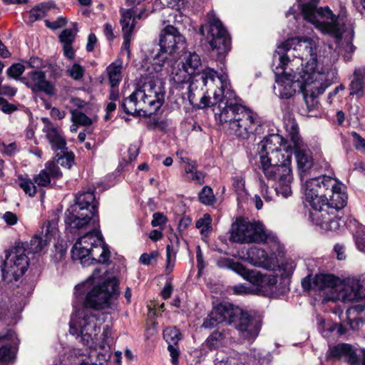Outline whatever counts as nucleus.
<instances>
[{
	"label": "nucleus",
	"instance_id": "obj_1",
	"mask_svg": "<svg viewBox=\"0 0 365 365\" xmlns=\"http://www.w3.org/2000/svg\"><path fill=\"white\" fill-rule=\"evenodd\" d=\"M220 81L221 89L214 93L213 101L207 96H202L200 108L213 107L215 120L225 125V128L230 135L248 139L259 133L262 125L257 115L239 103V99L225 75L220 77Z\"/></svg>",
	"mask_w": 365,
	"mask_h": 365
},
{
	"label": "nucleus",
	"instance_id": "obj_2",
	"mask_svg": "<svg viewBox=\"0 0 365 365\" xmlns=\"http://www.w3.org/2000/svg\"><path fill=\"white\" fill-rule=\"evenodd\" d=\"M279 65L275 68L283 70V73L275 71L276 83L274 90L281 98H289L297 91H302L304 101V106H302L303 115H309L318 106V97L331 84V82L323 73L307 72V70H300L294 74L285 71L289 63L293 66L289 56L282 54L279 56Z\"/></svg>",
	"mask_w": 365,
	"mask_h": 365
},
{
	"label": "nucleus",
	"instance_id": "obj_3",
	"mask_svg": "<svg viewBox=\"0 0 365 365\" xmlns=\"http://www.w3.org/2000/svg\"><path fill=\"white\" fill-rule=\"evenodd\" d=\"M319 0H304L302 4L304 19L311 23L324 35L329 36L336 43L343 37L350 39L354 34L352 25L343 12L334 14L329 6L318 7Z\"/></svg>",
	"mask_w": 365,
	"mask_h": 365
},
{
	"label": "nucleus",
	"instance_id": "obj_4",
	"mask_svg": "<svg viewBox=\"0 0 365 365\" xmlns=\"http://www.w3.org/2000/svg\"><path fill=\"white\" fill-rule=\"evenodd\" d=\"M71 257L73 260L80 261L86 267L93 262L103 264L108 262L110 251L101 232L93 230L76 242L71 250Z\"/></svg>",
	"mask_w": 365,
	"mask_h": 365
},
{
	"label": "nucleus",
	"instance_id": "obj_5",
	"mask_svg": "<svg viewBox=\"0 0 365 365\" xmlns=\"http://www.w3.org/2000/svg\"><path fill=\"white\" fill-rule=\"evenodd\" d=\"M277 48L279 54L282 50L288 53L292 48L294 51H303L302 55L297 59L299 62L302 61L304 58H307L309 56V60L301 68L302 70H307L308 73H324V76L327 78L330 73H331L333 76L336 74V69L332 68V64L336 58V55L333 56V61H330V63L327 62V65L319 69L317 55V43L309 37L302 36L289 38L282 43Z\"/></svg>",
	"mask_w": 365,
	"mask_h": 365
},
{
	"label": "nucleus",
	"instance_id": "obj_6",
	"mask_svg": "<svg viewBox=\"0 0 365 365\" xmlns=\"http://www.w3.org/2000/svg\"><path fill=\"white\" fill-rule=\"evenodd\" d=\"M101 322L96 314L90 310L81 309L72 315L70 322V333L81 334L83 344L90 349H105L104 341L98 339Z\"/></svg>",
	"mask_w": 365,
	"mask_h": 365
},
{
	"label": "nucleus",
	"instance_id": "obj_7",
	"mask_svg": "<svg viewBox=\"0 0 365 365\" xmlns=\"http://www.w3.org/2000/svg\"><path fill=\"white\" fill-rule=\"evenodd\" d=\"M160 51L152 56V66L155 72H159L167 61V55L177 58L186 47L185 38L173 26H165L159 36Z\"/></svg>",
	"mask_w": 365,
	"mask_h": 365
},
{
	"label": "nucleus",
	"instance_id": "obj_8",
	"mask_svg": "<svg viewBox=\"0 0 365 365\" xmlns=\"http://www.w3.org/2000/svg\"><path fill=\"white\" fill-rule=\"evenodd\" d=\"M200 32L206 36L212 49L216 50L217 58L222 60L230 48L231 40L221 21L210 13L207 25H202Z\"/></svg>",
	"mask_w": 365,
	"mask_h": 365
},
{
	"label": "nucleus",
	"instance_id": "obj_9",
	"mask_svg": "<svg viewBox=\"0 0 365 365\" xmlns=\"http://www.w3.org/2000/svg\"><path fill=\"white\" fill-rule=\"evenodd\" d=\"M29 259L24 244L5 251V259L1 264L2 279L7 282L19 280L29 267Z\"/></svg>",
	"mask_w": 365,
	"mask_h": 365
},
{
	"label": "nucleus",
	"instance_id": "obj_10",
	"mask_svg": "<svg viewBox=\"0 0 365 365\" xmlns=\"http://www.w3.org/2000/svg\"><path fill=\"white\" fill-rule=\"evenodd\" d=\"M269 239L264 225L259 222H250L237 218L230 230V240L239 243H266Z\"/></svg>",
	"mask_w": 365,
	"mask_h": 365
},
{
	"label": "nucleus",
	"instance_id": "obj_11",
	"mask_svg": "<svg viewBox=\"0 0 365 365\" xmlns=\"http://www.w3.org/2000/svg\"><path fill=\"white\" fill-rule=\"evenodd\" d=\"M217 264L220 268H227L232 270L257 287L262 290L266 287H272L277 283V277L272 274H263L256 269H248L242 264L235 262L229 258H220Z\"/></svg>",
	"mask_w": 365,
	"mask_h": 365
},
{
	"label": "nucleus",
	"instance_id": "obj_12",
	"mask_svg": "<svg viewBox=\"0 0 365 365\" xmlns=\"http://www.w3.org/2000/svg\"><path fill=\"white\" fill-rule=\"evenodd\" d=\"M230 324L237 329L242 341L252 343L259 333L262 322L258 317L251 316L238 307L232 305Z\"/></svg>",
	"mask_w": 365,
	"mask_h": 365
},
{
	"label": "nucleus",
	"instance_id": "obj_13",
	"mask_svg": "<svg viewBox=\"0 0 365 365\" xmlns=\"http://www.w3.org/2000/svg\"><path fill=\"white\" fill-rule=\"evenodd\" d=\"M118 295V283L112 279L94 287L86 295L82 309L101 310L110 307V301Z\"/></svg>",
	"mask_w": 365,
	"mask_h": 365
},
{
	"label": "nucleus",
	"instance_id": "obj_14",
	"mask_svg": "<svg viewBox=\"0 0 365 365\" xmlns=\"http://www.w3.org/2000/svg\"><path fill=\"white\" fill-rule=\"evenodd\" d=\"M271 167H261V169L268 180L278 182L274 191L277 195L287 197L292 195L290 184L292 181V167H289V159L284 160L281 167H277L278 160L273 158Z\"/></svg>",
	"mask_w": 365,
	"mask_h": 365
},
{
	"label": "nucleus",
	"instance_id": "obj_15",
	"mask_svg": "<svg viewBox=\"0 0 365 365\" xmlns=\"http://www.w3.org/2000/svg\"><path fill=\"white\" fill-rule=\"evenodd\" d=\"M334 183V179L327 175L307 180L303 186L306 202L310 206L326 202L327 187Z\"/></svg>",
	"mask_w": 365,
	"mask_h": 365
},
{
	"label": "nucleus",
	"instance_id": "obj_16",
	"mask_svg": "<svg viewBox=\"0 0 365 365\" xmlns=\"http://www.w3.org/2000/svg\"><path fill=\"white\" fill-rule=\"evenodd\" d=\"M287 130L289 131L292 141L296 145L294 151L295 158L297 163L298 170L300 173L301 178L306 174L313 166V158L312 153L307 146L299 145V138L298 136V125L295 122H292L290 125H287Z\"/></svg>",
	"mask_w": 365,
	"mask_h": 365
},
{
	"label": "nucleus",
	"instance_id": "obj_17",
	"mask_svg": "<svg viewBox=\"0 0 365 365\" xmlns=\"http://www.w3.org/2000/svg\"><path fill=\"white\" fill-rule=\"evenodd\" d=\"M138 88L142 93H145L146 103L151 106L153 111L158 110L162 106L165 91L159 79H155L154 77L147 78Z\"/></svg>",
	"mask_w": 365,
	"mask_h": 365
},
{
	"label": "nucleus",
	"instance_id": "obj_18",
	"mask_svg": "<svg viewBox=\"0 0 365 365\" xmlns=\"http://www.w3.org/2000/svg\"><path fill=\"white\" fill-rule=\"evenodd\" d=\"M20 81L33 92H43L50 96L56 94L54 85L46 80V73L42 71L35 70L29 72L21 78Z\"/></svg>",
	"mask_w": 365,
	"mask_h": 365
},
{
	"label": "nucleus",
	"instance_id": "obj_19",
	"mask_svg": "<svg viewBox=\"0 0 365 365\" xmlns=\"http://www.w3.org/2000/svg\"><path fill=\"white\" fill-rule=\"evenodd\" d=\"M121 107L125 113L133 115H145L153 111L151 106L146 103L145 93H142L137 88L128 98L123 100Z\"/></svg>",
	"mask_w": 365,
	"mask_h": 365
},
{
	"label": "nucleus",
	"instance_id": "obj_20",
	"mask_svg": "<svg viewBox=\"0 0 365 365\" xmlns=\"http://www.w3.org/2000/svg\"><path fill=\"white\" fill-rule=\"evenodd\" d=\"M19 340L11 329L0 331V362L12 363L16 358V353Z\"/></svg>",
	"mask_w": 365,
	"mask_h": 365
},
{
	"label": "nucleus",
	"instance_id": "obj_21",
	"mask_svg": "<svg viewBox=\"0 0 365 365\" xmlns=\"http://www.w3.org/2000/svg\"><path fill=\"white\" fill-rule=\"evenodd\" d=\"M95 217L88 210L72 205L66 212L65 222L71 229L80 230L86 227L92 220L95 222Z\"/></svg>",
	"mask_w": 365,
	"mask_h": 365
},
{
	"label": "nucleus",
	"instance_id": "obj_22",
	"mask_svg": "<svg viewBox=\"0 0 365 365\" xmlns=\"http://www.w3.org/2000/svg\"><path fill=\"white\" fill-rule=\"evenodd\" d=\"M41 121L43 123L42 131L52 150L54 151L64 150L66 142L62 136L58 125L53 124L48 118H42Z\"/></svg>",
	"mask_w": 365,
	"mask_h": 365
},
{
	"label": "nucleus",
	"instance_id": "obj_23",
	"mask_svg": "<svg viewBox=\"0 0 365 365\" xmlns=\"http://www.w3.org/2000/svg\"><path fill=\"white\" fill-rule=\"evenodd\" d=\"M232 307L231 304H220L212 310L209 317L205 319L202 327L205 329H211L217 324L225 322L230 324Z\"/></svg>",
	"mask_w": 365,
	"mask_h": 365
},
{
	"label": "nucleus",
	"instance_id": "obj_24",
	"mask_svg": "<svg viewBox=\"0 0 365 365\" xmlns=\"http://www.w3.org/2000/svg\"><path fill=\"white\" fill-rule=\"evenodd\" d=\"M334 185L329 186L327 191L326 205L334 212H339L346 204L347 196L342 191V184L334 179Z\"/></svg>",
	"mask_w": 365,
	"mask_h": 365
},
{
	"label": "nucleus",
	"instance_id": "obj_25",
	"mask_svg": "<svg viewBox=\"0 0 365 365\" xmlns=\"http://www.w3.org/2000/svg\"><path fill=\"white\" fill-rule=\"evenodd\" d=\"M284 144V138L280 135L272 134L264 138L258 144L259 161L262 160V157H264L266 158L274 153L283 151L284 150H282L281 147Z\"/></svg>",
	"mask_w": 365,
	"mask_h": 365
},
{
	"label": "nucleus",
	"instance_id": "obj_26",
	"mask_svg": "<svg viewBox=\"0 0 365 365\" xmlns=\"http://www.w3.org/2000/svg\"><path fill=\"white\" fill-rule=\"evenodd\" d=\"M163 338L168 343V350L170 352L173 365H178L180 354L178 342L181 339V333L175 327H168L163 331Z\"/></svg>",
	"mask_w": 365,
	"mask_h": 365
},
{
	"label": "nucleus",
	"instance_id": "obj_27",
	"mask_svg": "<svg viewBox=\"0 0 365 365\" xmlns=\"http://www.w3.org/2000/svg\"><path fill=\"white\" fill-rule=\"evenodd\" d=\"M247 259L252 264L266 269H270L276 263L275 255H269L264 250L256 247L248 250Z\"/></svg>",
	"mask_w": 365,
	"mask_h": 365
},
{
	"label": "nucleus",
	"instance_id": "obj_28",
	"mask_svg": "<svg viewBox=\"0 0 365 365\" xmlns=\"http://www.w3.org/2000/svg\"><path fill=\"white\" fill-rule=\"evenodd\" d=\"M346 357L348 362L351 365H358L361 364V359H359L353 349L352 346L348 344H340L329 349L328 351V358L340 359L342 357Z\"/></svg>",
	"mask_w": 365,
	"mask_h": 365
},
{
	"label": "nucleus",
	"instance_id": "obj_29",
	"mask_svg": "<svg viewBox=\"0 0 365 365\" xmlns=\"http://www.w3.org/2000/svg\"><path fill=\"white\" fill-rule=\"evenodd\" d=\"M73 206L81 207L84 210H88L95 215L98 212V202L93 190L82 191L77 194Z\"/></svg>",
	"mask_w": 365,
	"mask_h": 365
},
{
	"label": "nucleus",
	"instance_id": "obj_30",
	"mask_svg": "<svg viewBox=\"0 0 365 365\" xmlns=\"http://www.w3.org/2000/svg\"><path fill=\"white\" fill-rule=\"evenodd\" d=\"M309 217L311 220L322 229L331 215H334V210H331L326 202L320 203L317 206H311Z\"/></svg>",
	"mask_w": 365,
	"mask_h": 365
},
{
	"label": "nucleus",
	"instance_id": "obj_31",
	"mask_svg": "<svg viewBox=\"0 0 365 365\" xmlns=\"http://www.w3.org/2000/svg\"><path fill=\"white\" fill-rule=\"evenodd\" d=\"M130 12L128 11H122V18H120V23L122 27V32L123 36V43L122 45V50L125 51L128 56L130 53V45L131 36L133 32V24L130 23Z\"/></svg>",
	"mask_w": 365,
	"mask_h": 365
},
{
	"label": "nucleus",
	"instance_id": "obj_32",
	"mask_svg": "<svg viewBox=\"0 0 365 365\" xmlns=\"http://www.w3.org/2000/svg\"><path fill=\"white\" fill-rule=\"evenodd\" d=\"M354 279H347L343 282L340 281L336 290V299L343 302L357 301V295L355 291V286L352 284Z\"/></svg>",
	"mask_w": 365,
	"mask_h": 365
},
{
	"label": "nucleus",
	"instance_id": "obj_33",
	"mask_svg": "<svg viewBox=\"0 0 365 365\" xmlns=\"http://www.w3.org/2000/svg\"><path fill=\"white\" fill-rule=\"evenodd\" d=\"M224 75H225L227 76V81L230 83V81L228 79V76L226 73L217 75V71H215L212 68L207 67V68H205V69H203L202 71V72H200V73H197V75H195V78L196 82H198L199 81H200L202 83L203 86H208L210 85L213 84L215 78H217V82H218L217 86H220V87L218 88L217 90H215L213 92V94H214L216 91L217 92L220 89H221V83L220 81V77H221L222 76H224ZM203 96H206V95H204ZM207 97L208 98H210L212 101H213L214 96L212 98H210L209 96H207Z\"/></svg>",
	"mask_w": 365,
	"mask_h": 365
},
{
	"label": "nucleus",
	"instance_id": "obj_34",
	"mask_svg": "<svg viewBox=\"0 0 365 365\" xmlns=\"http://www.w3.org/2000/svg\"><path fill=\"white\" fill-rule=\"evenodd\" d=\"M339 283L340 279L332 274H319L313 279V287L319 290L331 288L336 292Z\"/></svg>",
	"mask_w": 365,
	"mask_h": 365
},
{
	"label": "nucleus",
	"instance_id": "obj_35",
	"mask_svg": "<svg viewBox=\"0 0 365 365\" xmlns=\"http://www.w3.org/2000/svg\"><path fill=\"white\" fill-rule=\"evenodd\" d=\"M365 69L364 67L355 68L353 79L349 85L350 96H356L358 98L364 96Z\"/></svg>",
	"mask_w": 365,
	"mask_h": 365
},
{
	"label": "nucleus",
	"instance_id": "obj_36",
	"mask_svg": "<svg viewBox=\"0 0 365 365\" xmlns=\"http://www.w3.org/2000/svg\"><path fill=\"white\" fill-rule=\"evenodd\" d=\"M123 61L116 59L106 68L107 75L111 87H117L122 80Z\"/></svg>",
	"mask_w": 365,
	"mask_h": 365
},
{
	"label": "nucleus",
	"instance_id": "obj_37",
	"mask_svg": "<svg viewBox=\"0 0 365 365\" xmlns=\"http://www.w3.org/2000/svg\"><path fill=\"white\" fill-rule=\"evenodd\" d=\"M58 168L55 165L51 166L47 164L45 169L41 170L40 173L33 178L34 182L38 186L46 187L51 183V177L57 178Z\"/></svg>",
	"mask_w": 365,
	"mask_h": 365
},
{
	"label": "nucleus",
	"instance_id": "obj_38",
	"mask_svg": "<svg viewBox=\"0 0 365 365\" xmlns=\"http://www.w3.org/2000/svg\"><path fill=\"white\" fill-rule=\"evenodd\" d=\"M275 158L278 160L277 167H281L282 164H284V160L285 161L286 159H289V167H292V155L291 153L287 150H283L279 153H274L272 155H269L268 158L262 157V160H260V165L261 167H271V165L272 164V160Z\"/></svg>",
	"mask_w": 365,
	"mask_h": 365
},
{
	"label": "nucleus",
	"instance_id": "obj_39",
	"mask_svg": "<svg viewBox=\"0 0 365 365\" xmlns=\"http://www.w3.org/2000/svg\"><path fill=\"white\" fill-rule=\"evenodd\" d=\"M226 342L225 334L222 331H213L206 339L204 346L209 350H215L223 346Z\"/></svg>",
	"mask_w": 365,
	"mask_h": 365
},
{
	"label": "nucleus",
	"instance_id": "obj_40",
	"mask_svg": "<svg viewBox=\"0 0 365 365\" xmlns=\"http://www.w3.org/2000/svg\"><path fill=\"white\" fill-rule=\"evenodd\" d=\"M201 65V59L195 52L185 53L182 68L187 70L189 74H193L195 70Z\"/></svg>",
	"mask_w": 365,
	"mask_h": 365
},
{
	"label": "nucleus",
	"instance_id": "obj_41",
	"mask_svg": "<svg viewBox=\"0 0 365 365\" xmlns=\"http://www.w3.org/2000/svg\"><path fill=\"white\" fill-rule=\"evenodd\" d=\"M47 245L46 240H43V237L41 235H35L31 238L30 243L27 245L26 254L40 252Z\"/></svg>",
	"mask_w": 365,
	"mask_h": 365
},
{
	"label": "nucleus",
	"instance_id": "obj_42",
	"mask_svg": "<svg viewBox=\"0 0 365 365\" xmlns=\"http://www.w3.org/2000/svg\"><path fill=\"white\" fill-rule=\"evenodd\" d=\"M339 212H334V215H331L328 221L323 225L322 230L324 231H336L341 227L345 225V221L338 215Z\"/></svg>",
	"mask_w": 365,
	"mask_h": 365
},
{
	"label": "nucleus",
	"instance_id": "obj_43",
	"mask_svg": "<svg viewBox=\"0 0 365 365\" xmlns=\"http://www.w3.org/2000/svg\"><path fill=\"white\" fill-rule=\"evenodd\" d=\"M58 223L55 221H48L42 227V232L38 235L43 237V240H46L48 245L51 238L58 234Z\"/></svg>",
	"mask_w": 365,
	"mask_h": 365
},
{
	"label": "nucleus",
	"instance_id": "obj_44",
	"mask_svg": "<svg viewBox=\"0 0 365 365\" xmlns=\"http://www.w3.org/2000/svg\"><path fill=\"white\" fill-rule=\"evenodd\" d=\"M198 199L202 204L205 205H213L215 201V197L213 191L209 186H205L198 194Z\"/></svg>",
	"mask_w": 365,
	"mask_h": 365
},
{
	"label": "nucleus",
	"instance_id": "obj_45",
	"mask_svg": "<svg viewBox=\"0 0 365 365\" xmlns=\"http://www.w3.org/2000/svg\"><path fill=\"white\" fill-rule=\"evenodd\" d=\"M18 184L26 195L30 197H34L36 195V187L31 179L20 176L18 178Z\"/></svg>",
	"mask_w": 365,
	"mask_h": 365
},
{
	"label": "nucleus",
	"instance_id": "obj_46",
	"mask_svg": "<svg viewBox=\"0 0 365 365\" xmlns=\"http://www.w3.org/2000/svg\"><path fill=\"white\" fill-rule=\"evenodd\" d=\"M212 218L209 214L203 215L202 217L197 220L195 226L197 228L200 229V233L203 235H207L212 230Z\"/></svg>",
	"mask_w": 365,
	"mask_h": 365
},
{
	"label": "nucleus",
	"instance_id": "obj_47",
	"mask_svg": "<svg viewBox=\"0 0 365 365\" xmlns=\"http://www.w3.org/2000/svg\"><path fill=\"white\" fill-rule=\"evenodd\" d=\"M185 173L188 175L189 179L195 180L199 184L204 182V175L201 172H198L194 165L188 163L185 168Z\"/></svg>",
	"mask_w": 365,
	"mask_h": 365
},
{
	"label": "nucleus",
	"instance_id": "obj_48",
	"mask_svg": "<svg viewBox=\"0 0 365 365\" xmlns=\"http://www.w3.org/2000/svg\"><path fill=\"white\" fill-rule=\"evenodd\" d=\"M71 120L81 125L88 126L92 124V120L85 113L78 110L71 111Z\"/></svg>",
	"mask_w": 365,
	"mask_h": 365
},
{
	"label": "nucleus",
	"instance_id": "obj_49",
	"mask_svg": "<svg viewBox=\"0 0 365 365\" xmlns=\"http://www.w3.org/2000/svg\"><path fill=\"white\" fill-rule=\"evenodd\" d=\"M48 10L46 4H39L30 11L29 19L31 22L43 19Z\"/></svg>",
	"mask_w": 365,
	"mask_h": 365
},
{
	"label": "nucleus",
	"instance_id": "obj_50",
	"mask_svg": "<svg viewBox=\"0 0 365 365\" xmlns=\"http://www.w3.org/2000/svg\"><path fill=\"white\" fill-rule=\"evenodd\" d=\"M128 11L130 12V19H131L130 21V23H131V24H133V30H134V28L136 24V21L138 19H140L143 17V15L145 13V9H141L138 11V9L135 6H132L130 9L121 8L120 9V18H122V11Z\"/></svg>",
	"mask_w": 365,
	"mask_h": 365
},
{
	"label": "nucleus",
	"instance_id": "obj_51",
	"mask_svg": "<svg viewBox=\"0 0 365 365\" xmlns=\"http://www.w3.org/2000/svg\"><path fill=\"white\" fill-rule=\"evenodd\" d=\"M176 257V252L171 245H168L166 247V267L165 269L168 272L173 271L175 261Z\"/></svg>",
	"mask_w": 365,
	"mask_h": 365
},
{
	"label": "nucleus",
	"instance_id": "obj_52",
	"mask_svg": "<svg viewBox=\"0 0 365 365\" xmlns=\"http://www.w3.org/2000/svg\"><path fill=\"white\" fill-rule=\"evenodd\" d=\"M76 35V29H66L59 35L60 41L63 45L72 44Z\"/></svg>",
	"mask_w": 365,
	"mask_h": 365
},
{
	"label": "nucleus",
	"instance_id": "obj_53",
	"mask_svg": "<svg viewBox=\"0 0 365 365\" xmlns=\"http://www.w3.org/2000/svg\"><path fill=\"white\" fill-rule=\"evenodd\" d=\"M190 75L184 68L182 70L173 68L171 72L172 78L176 83H182L187 81L189 79L188 76Z\"/></svg>",
	"mask_w": 365,
	"mask_h": 365
},
{
	"label": "nucleus",
	"instance_id": "obj_54",
	"mask_svg": "<svg viewBox=\"0 0 365 365\" xmlns=\"http://www.w3.org/2000/svg\"><path fill=\"white\" fill-rule=\"evenodd\" d=\"M67 73L71 78L75 81H80L84 76L85 69L78 63H74L67 70Z\"/></svg>",
	"mask_w": 365,
	"mask_h": 365
},
{
	"label": "nucleus",
	"instance_id": "obj_55",
	"mask_svg": "<svg viewBox=\"0 0 365 365\" xmlns=\"http://www.w3.org/2000/svg\"><path fill=\"white\" fill-rule=\"evenodd\" d=\"M355 243L357 248L365 253V227H360L354 236Z\"/></svg>",
	"mask_w": 365,
	"mask_h": 365
},
{
	"label": "nucleus",
	"instance_id": "obj_56",
	"mask_svg": "<svg viewBox=\"0 0 365 365\" xmlns=\"http://www.w3.org/2000/svg\"><path fill=\"white\" fill-rule=\"evenodd\" d=\"M25 66L21 63H14L6 71V74L12 78L17 79L25 71Z\"/></svg>",
	"mask_w": 365,
	"mask_h": 365
},
{
	"label": "nucleus",
	"instance_id": "obj_57",
	"mask_svg": "<svg viewBox=\"0 0 365 365\" xmlns=\"http://www.w3.org/2000/svg\"><path fill=\"white\" fill-rule=\"evenodd\" d=\"M62 152L63 154L58 158V163L63 167L70 168L74 162V155L73 153L64 152L63 150Z\"/></svg>",
	"mask_w": 365,
	"mask_h": 365
},
{
	"label": "nucleus",
	"instance_id": "obj_58",
	"mask_svg": "<svg viewBox=\"0 0 365 365\" xmlns=\"http://www.w3.org/2000/svg\"><path fill=\"white\" fill-rule=\"evenodd\" d=\"M352 284L354 287L355 286L354 289L357 295V301L365 299V279H354V282Z\"/></svg>",
	"mask_w": 365,
	"mask_h": 365
},
{
	"label": "nucleus",
	"instance_id": "obj_59",
	"mask_svg": "<svg viewBox=\"0 0 365 365\" xmlns=\"http://www.w3.org/2000/svg\"><path fill=\"white\" fill-rule=\"evenodd\" d=\"M159 256L158 251H152L150 253H143L140 255L139 262L143 265H149L153 261H155Z\"/></svg>",
	"mask_w": 365,
	"mask_h": 365
},
{
	"label": "nucleus",
	"instance_id": "obj_60",
	"mask_svg": "<svg viewBox=\"0 0 365 365\" xmlns=\"http://www.w3.org/2000/svg\"><path fill=\"white\" fill-rule=\"evenodd\" d=\"M259 185L262 197L265 199L266 201H271L273 197L272 190H269L267 185L265 183L264 180L261 178L259 180Z\"/></svg>",
	"mask_w": 365,
	"mask_h": 365
},
{
	"label": "nucleus",
	"instance_id": "obj_61",
	"mask_svg": "<svg viewBox=\"0 0 365 365\" xmlns=\"http://www.w3.org/2000/svg\"><path fill=\"white\" fill-rule=\"evenodd\" d=\"M364 309L365 307H363L362 306H355L346 310V314L348 319L350 321V324L351 327L352 324L351 321L356 319V316Z\"/></svg>",
	"mask_w": 365,
	"mask_h": 365
},
{
	"label": "nucleus",
	"instance_id": "obj_62",
	"mask_svg": "<svg viewBox=\"0 0 365 365\" xmlns=\"http://www.w3.org/2000/svg\"><path fill=\"white\" fill-rule=\"evenodd\" d=\"M354 36L349 39L348 38L343 37L346 41V44L344 47L346 53L344 54V58L346 61H349L351 58V54L354 52L356 48L351 43Z\"/></svg>",
	"mask_w": 365,
	"mask_h": 365
},
{
	"label": "nucleus",
	"instance_id": "obj_63",
	"mask_svg": "<svg viewBox=\"0 0 365 365\" xmlns=\"http://www.w3.org/2000/svg\"><path fill=\"white\" fill-rule=\"evenodd\" d=\"M9 314H10L9 312L6 310L0 311V328L3 325L11 326L14 324V319Z\"/></svg>",
	"mask_w": 365,
	"mask_h": 365
},
{
	"label": "nucleus",
	"instance_id": "obj_64",
	"mask_svg": "<svg viewBox=\"0 0 365 365\" xmlns=\"http://www.w3.org/2000/svg\"><path fill=\"white\" fill-rule=\"evenodd\" d=\"M167 219L162 213L156 212L153 215L151 225L153 227H158L165 224Z\"/></svg>",
	"mask_w": 365,
	"mask_h": 365
}]
</instances>
